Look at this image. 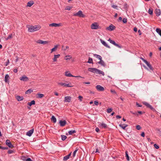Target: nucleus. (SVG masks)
<instances>
[{
  "mask_svg": "<svg viewBox=\"0 0 161 161\" xmlns=\"http://www.w3.org/2000/svg\"><path fill=\"white\" fill-rule=\"evenodd\" d=\"M91 28L92 29L96 30L99 28V27L98 23L95 22L91 25Z\"/></svg>",
  "mask_w": 161,
  "mask_h": 161,
  "instance_id": "39448f33",
  "label": "nucleus"
},
{
  "mask_svg": "<svg viewBox=\"0 0 161 161\" xmlns=\"http://www.w3.org/2000/svg\"><path fill=\"white\" fill-rule=\"evenodd\" d=\"M60 56V55L59 54L57 55H54V57L53 58V61L56 62L57 61V59L58 58H59Z\"/></svg>",
  "mask_w": 161,
  "mask_h": 161,
  "instance_id": "aec40b11",
  "label": "nucleus"
},
{
  "mask_svg": "<svg viewBox=\"0 0 161 161\" xmlns=\"http://www.w3.org/2000/svg\"><path fill=\"white\" fill-rule=\"evenodd\" d=\"M59 123L61 126H64L66 125V122L65 120L62 121L61 120L59 121Z\"/></svg>",
  "mask_w": 161,
  "mask_h": 161,
  "instance_id": "6ab92c4d",
  "label": "nucleus"
},
{
  "mask_svg": "<svg viewBox=\"0 0 161 161\" xmlns=\"http://www.w3.org/2000/svg\"><path fill=\"white\" fill-rule=\"evenodd\" d=\"M9 76L8 75L6 74L5 77V80L4 81L5 82H8L9 80Z\"/></svg>",
  "mask_w": 161,
  "mask_h": 161,
  "instance_id": "4be33fe9",
  "label": "nucleus"
},
{
  "mask_svg": "<svg viewBox=\"0 0 161 161\" xmlns=\"http://www.w3.org/2000/svg\"><path fill=\"white\" fill-rule=\"evenodd\" d=\"M100 40L101 42V43L103 44L104 46L105 47L108 48H110V47L109 46L107 43L103 40L102 39H100Z\"/></svg>",
  "mask_w": 161,
  "mask_h": 161,
  "instance_id": "dca6fc26",
  "label": "nucleus"
},
{
  "mask_svg": "<svg viewBox=\"0 0 161 161\" xmlns=\"http://www.w3.org/2000/svg\"><path fill=\"white\" fill-rule=\"evenodd\" d=\"M13 71L15 73H17L18 72V69H14L13 70Z\"/></svg>",
  "mask_w": 161,
  "mask_h": 161,
  "instance_id": "bf43d9fd",
  "label": "nucleus"
},
{
  "mask_svg": "<svg viewBox=\"0 0 161 161\" xmlns=\"http://www.w3.org/2000/svg\"><path fill=\"white\" fill-rule=\"evenodd\" d=\"M51 121H53L54 123H55L56 122V119L54 116H52L51 118Z\"/></svg>",
  "mask_w": 161,
  "mask_h": 161,
  "instance_id": "c756f323",
  "label": "nucleus"
},
{
  "mask_svg": "<svg viewBox=\"0 0 161 161\" xmlns=\"http://www.w3.org/2000/svg\"><path fill=\"white\" fill-rule=\"evenodd\" d=\"M74 16H78L80 17L84 18L86 17L85 15L83 14L81 10H79L78 12L73 14Z\"/></svg>",
  "mask_w": 161,
  "mask_h": 161,
  "instance_id": "20e7f679",
  "label": "nucleus"
},
{
  "mask_svg": "<svg viewBox=\"0 0 161 161\" xmlns=\"http://www.w3.org/2000/svg\"><path fill=\"white\" fill-rule=\"evenodd\" d=\"M116 118H121V117L120 116L118 115L116 116Z\"/></svg>",
  "mask_w": 161,
  "mask_h": 161,
  "instance_id": "69168bd1",
  "label": "nucleus"
},
{
  "mask_svg": "<svg viewBox=\"0 0 161 161\" xmlns=\"http://www.w3.org/2000/svg\"><path fill=\"white\" fill-rule=\"evenodd\" d=\"M28 104L30 106L32 105H34L35 104V101L34 100H32L30 102L28 103Z\"/></svg>",
  "mask_w": 161,
  "mask_h": 161,
  "instance_id": "c85d7f7f",
  "label": "nucleus"
},
{
  "mask_svg": "<svg viewBox=\"0 0 161 161\" xmlns=\"http://www.w3.org/2000/svg\"><path fill=\"white\" fill-rule=\"evenodd\" d=\"M134 31H135L136 32L137 31V28H136L135 27L134 29Z\"/></svg>",
  "mask_w": 161,
  "mask_h": 161,
  "instance_id": "338daca9",
  "label": "nucleus"
},
{
  "mask_svg": "<svg viewBox=\"0 0 161 161\" xmlns=\"http://www.w3.org/2000/svg\"><path fill=\"white\" fill-rule=\"evenodd\" d=\"M65 75L68 77H80L82 78V77L80 76H75L71 75L69 72L67 71L65 72Z\"/></svg>",
  "mask_w": 161,
  "mask_h": 161,
  "instance_id": "0eeeda50",
  "label": "nucleus"
},
{
  "mask_svg": "<svg viewBox=\"0 0 161 161\" xmlns=\"http://www.w3.org/2000/svg\"><path fill=\"white\" fill-rule=\"evenodd\" d=\"M96 87V89L99 91H103L104 90V88L100 85H97Z\"/></svg>",
  "mask_w": 161,
  "mask_h": 161,
  "instance_id": "f8f14e48",
  "label": "nucleus"
},
{
  "mask_svg": "<svg viewBox=\"0 0 161 161\" xmlns=\"http://www.w3.org/2000/svg\"><path fill=\"white\" fill-rule=\"evenodd\" d=\"M22 159L24 161H31V159L29 158L26 159L25 158H22Z\"/></svg>",
  "mask_w": 161,
  "mask_h": 161,
  "instance_id": "c9c22d12",
  "label": "nucleus"
},
{
  "mask_svg": "<svg viewBox=\"0 0 161 161\" xmlns=\"http://www.w3.org/2000/svg\"><path fill=\"white\" fill-rule=\"evenodd\" d=\"M122 20V17H119V19L118 20V21L119 22H120V21H121Z\"/></svg>",
  "mask_w": 161,
  "mask_h": 161,
  "instance_id": "13d9d810",
  "label": "nucleus"
},
{
  "mask_svg": "<svg viewBox=\"0 0 161 161\" xmlns=\"http://www.w3.org/2000/svg\"><path fill=\"white\" fill-rule=\"evenodd\" d=\"M71 8H72L71 7H70L69 6H68L66 7L65 8V9L70 10L71 9Z\"/></svg>",
  "mask_w": 161,
  "mask_h": 161,
  "instance_id": "de8ad7c7",
  "label": "nucleus"
},
{
  "mask_svg": "<svg viewBox=\"0 0 161 161\" xmlns=\"http://www.w3.org/2000/svg\"><path fill=\"white\" fill-rule=\"evenodd\" d=\"M34 4V3L33 1H30L28 2L27 3V6L30 7H31L33 4Z\"/></svg>",
  "mask_w": 161,
  "mask_h": 161,
  "instance_id": "a878e982",
  "label": "nucleus"
},
{
  "mask_svg": "<svg viewBox=\"0 0 161 161\" xmlns=\"http://www.w3.org/2000/svg\"><path fill=\"white\" fill-rule=\"evenodd\" d=\"M16 99L19 101L22 100L23 99V97L17 96L15 97Z\"/></svg>",
  "mask_w": 161,
  "mask_h": 161,
  "instance_id": "412c9836",
  "label": "nucleus"
},
{
  "mask_svg": "<svg viewBox=\"0 0 161 161\" xmlns=\"http://www.w3.org/2000/svg\"><path fill=\"white\" fill-rule=\"evenodd\" d=\"M114 45H115V46H116L119 48H121L120 46L118 44H116V43H115V44H114Z\"/></svg>",
  "mask_w": 161,
  "mask_h": 161,
  "instance_id": "6e6d98bb",
  "label": "nucleus"
},
{
  "mask_svg": "<svg viewBox=\"0 0 161 161\" xmlns=\"http://www.w3.org/2000/svg\"><path fill=\"white\" fill-rule=\"evenodd\" d=\"M154 147L156 149H158L159 148V146L156 144L154 145Z\"/></svg>",
  "mask_w": 161,
  "mask_h": 161,
  "instance_id": "c03bdc74",
  "label": "nucleus"
},
{
  "mask_svg": "<svg viewBox=\"0 0 161 161\" xmlns=\"http://www.w3.org/2000/svg\"><path fill=\"white\" fill-rule=\"evenodd\" d=\"M12 37V35L11 34L9 35L8 37L6 38V40H8L9 39H10Z\"/></svg>",
  "mask_w": 161,
  "mask_h": 161,
  "instance_id": "a19ab883",
  "label": "nucleus"
},
{
  "mask_svg": "<svg viewBox=\"0 0 161 161\" xmlns=\"http://www.w3.org/2000/svg\"><path fill=\"white\" fill-rule=\"evenodd\" d=\"M136 128L137 130H140L141 129V127L139 125H137L136 126Z\"/></svg>",
  "mask_w": 161,
  "mask_h": 161,
  "instance_id": "a18cd8bd",
  "label": "nucleus"
},
{
  "mask_svg": "<svg viewBox=\"0 0 161 161\" xmlns=\"http://www.w3.org/2000/svg\"><path fill=\"white\" fill-rule=\"evenodd\" d=\"M95 130L97 132H98L99 131V129L98 127H97L95 129Z\"/></svg>",
  "mask_w": 161,
  "mask_h": 161,
  "instance_id": "052dcab7",
  "label": "nucleus"
},
{
  "mask_svg": "<svg viewBox=\"0 0 161 161\" xmlns=\"http://www.w3.org/2000/svg\"><path fill=\"white\" fill-rule=\"evenodd\" d=\"M76 132V131L75 130H70L68 132V133L69 135H72L73 133H75Z\"/></svg>",
  "mask_w": 161,
  "mask_h": 161,
  "instance_id": "f704fd0d",
  "label": "nucleus"
},
{
  "mask_svg": "<svg viewBox=\"0 0 161 161\" xmlns=\"http://www.w3.org/2000/svg\"><path fill=\"white\" fill-rule=\"evenodd\" d=\"M141 136L143 137H144L145 136V133L144 132H142V133L141 134Z\"/></svg>",
  "mask_w": 161,
  "mask_h": 161,
  "instance_id": "680f3d73",
  "label": "nucleus"
},
{
  "mask_svg": "<svg viewBox=\"0 0 161 161\" xmlns=\"http://www.w3.org/2000/svg\"><path fill=\"white\" fill-rule=\"evenodd\" d=\"M156 130L158 131V132H159V133H161V130H160L159 129V128H157Z\"/></svg>",
  "mask_w": 161,
  "mask_h": 161,
  "instance_id": "0e129e2a",
  "label": "nucleus"
},
{
  "mask_svg": "<svg viewBox=\"0 0 161 161\" xmlns=\"http://www.w3.org/2000/svg\"><path fill=\"white\" fill-rule=\"evenodd\" d=\"M58 45H56L54 47L51 49V53H52L53 52L56 51L57 48H58Z\"/></svg>",
  "mask_w": 161,
  "mask_h": 161,
  "instance_id": "b1692460",
  "label": "nucleus"
},
{
  "mask_svg": "<svg viewBox=\"0 0 161 161\" xmlns=\"http://www.w3.org/2000/svg\"><path fill=\"white\" fill-rule=\"evenodd\" d=\"M37 98H41L44 96V95L43 94L38 93L37 94Z\"/></svg>",
  "mask_w": 161,
  "mask_h": 161,
  "instance_id": "7c9ffc66",
  "label": "nucleus"
},
{
  "mask_svg": "<svg viewBox=\"0 0 161 161\" xmlns=\"http://www.w3.org/2000/svg\"><path fill=\"white\" fill-rule=\"evenodd\" d=\"M156 15L157 16H158L160 15L161 14L160 11L159 9H157L156 10Z\"/></svg>",
  "mask_w": 161,
  "mask_h": 161,
  "instance_id": "cd10ccee",
  "label": "nucleus"
},
{
  "mask_svg": "<svg viewBox=\"0 0 161 161\" xmlns=\"http://www.w3.org/2000/svg\"><path fill=\"white\" fill-rule=\"evenodd\" d=\"M112 111V109L111 108H108L107 109V112L108 113H110Z\"/></svg>",
  "mask_w": 161,
  "mask_h": 161,
  "instance_id": "37998d69",
  "label": "nucleus"
},
{
  "mask_svg": "<svg viewBox=\"0 0 161 161\" xmlns=\"http://www.w3.org/2000/svg\"><path fill=\"white\" fill-rule=\"evenodd\" d=\"M62 25L61 23L57 24L56 23H53L49 24V26L51 27H58Z\"/></svg>",
  "mask_w": 161,
  "mask_h": 161,
  "instance_id": "9d476101",
  "label": "nucleus"
},
{
  "mask_svg": "<svg viewBox=\"0 0 161 161\" xmlns=\"http://www.w3.org/2000/svg\"><path fill=\"white\" fill-rule=\"evenodd\" d=\"M71 97L69 96H66L64 97V102H65L69 103L71 101Z\"/></svg>",
  "mask_w": 161,
  "mask_h": 161,
  "instance_id": "4468645a",
  "label": "nucleus"
},
{
  "mask_svg": "<svg viewBox=\"0 0 161 161\" xmlns=\"http://www.w3.org/2000/svg\"><path fill=\"white\" fill-rule=\"evenodd\" d=\"M9 60L8 59L7 60V62L6 63V66H7L9 64Z\"/></svg>",
  "mask_w": 161,
  "mask_h": 161,
  "instance_id": "e2e57ef3",
  "label": "nucleus"
},
{
  "mask_svg": "<svg viewBox=\"0 0 161 161\" xmlns=\"http://www.w3.org/2000/svg\"><path fill=\"white\" fill-rule=\"evenodd\" d=\"M88 70L90 72L93 73H96L99 75L101 74L103 76H104L105 75L103 71L99 69H97L96 68H88Z\"/></svg>",
  "mask_w": 161,
  "mask_h": 161,
  "instance_id": "f257e3e1",
  "label": "nucleus"
},
{
  "mask_svg": "<svg viewBox=\"0 0 161 161\" xmlns=\"http://www.w3.org/2000/svg\"><path fill=\"white\" fill-rule=\"evenodd\" d=\"M5 143L8 146L11 148L13 147V146L11 143L10 141L8 140H7L6 141Z\"/></svg>",
  "mask_w": 161,
  "mask_h": 161,
  "instance_id": "ddd939ff",
  "label": "nucleus"
},
{
  "mask_svg": "<svg viewBox=\"0 0 161 161\" xmlns=\"http://www.w3.org/2000/svg\"><path fill=\"white\" fill-rule=\"evenodd\" d=\"M156 32L160 35H161V30L157 28L156 29Z\"/></svg>",
  "mask_w": 161,
  "mask_h": 161,
  "instance_id": "e433bc0d",
  "label": "nucleus"
},
{
  "mask_svg": "<svg viewBox=\"0 0 161 161\" xmlns=\"http://www.w3.org/2000/svg\"><path fill=\"white\" fill-rule=\"evenodd\" d=\"M119 126L123 129H125V128L127 126V125H119Z\"/></svg>",
  "mask_w": 161,
  "mask_h": 161,
  "instance_id": "473e14b6",
  "label": "nucleus"
},
{
  "mask_svg": "<svg viewBox=\"0 0 161 161\" xmlns=\"http://www.w3.org/2000/svg\"><path fill=\"white\" fill-rule=\"evenodd\" d=\"M41 27L39 25L31 26L28 28V31L30 32H33L40 30Z\"/></svg>",
  "mask_w": 161,
  "mask_h": 161,
  "instance_id": "7ed1b4c3",
  "label": "nucleus"
},
{
  "mask_svg": "<svg viewBox=\"0 0 161 161\" xmlns=\"http://www.w3.org/2000/svg\"><path fill=\"white\" fill-rule=\"evenodd\" d=\"M147 65L148 67L150 68V69L152 70H153V69L151 64H150L149 63H148V62L147 61L146 63H145Z\"/></svg>",
  "mask_w": 161,
  "mask_h": 161,
  "instance_id": "bb28decb",
  "label": "nucleus"
},
{
  "mask_svg": "<svg viewBox=\"0 0 161 161\" xmlns=\"http://www.w3.org/2000/svg\"><path fill=\"white\" fill-rule=\"evenodd\" d=\"M110 91H111V92L112 93H114V94L116 93V91L114 90L111 89L110 90Z\"/></svg>",
  "mask_w": 161,
  "mask_h": 161,
  "instance_id": "8fccbe9b",
  "label": "nucleus"
},
{
  "mask_svg": "<svg viewBox=\"0 0 161 161\" xmlns=\"http://www.w3.org/2000/svg\"><path fill=\"white\" fill-rule=\"evenodd\" d=\"M110 43L114 45V44H115V42L114 41L112 40L111 41Z\"/></svg>",
  "mask_w": 161,
  "mask_h": 161,
  "instance_id": "5fc2aeb1",
  "label": "nucleus"
},
{
  "mask_svg": "<svg viewBox=\"0 0 161 161\" xmlns=\"http://www.w3.org/2000/svg\"><path fill=\"white\" fill-rule=\"evenodd\" d=\"M125 153V156H126V158L127 160L128 161H129L130 158H129V156H128V154L127 151H126Z\"/></svg>",
  "mask_w": 161,
  "mask_h": 161,
  "instance_id": "72a5a7b5",
  "label": "nucleus"
},
{
  "mask_svg": "<svg viewBox=\"0 0 161 161\" xmlns=\"http://www.w3.org/2000/svg\"><path fill=\"white\" fill-rule=\"evenodd\" d=\"M142 103L145 105L147 107L150 108V109L152 110H153L154 109V108L151 106V105L147 103L146 102H142Z\"/></svg>",
  "mask_w": 161,
  "mask_h": 161,
  "instance_id": "2eb2a0df",
  "label": "nucleus"
},
{
  "mask_svg": "<svg viewBox=\"0 0 161 161\" xmlns=\"http://www.w3.org/2000/svg\"><path fill=\"white\" fill-rule=\"evenodd\" d=\"M36 42L39 44H47L48 43V42L47 41H43L41 40H38L36 41Z\"/></svg>",
  "mask_w": 161,
  "mask_h": 161,
  "instance_id": "9b49d317",
  "label": "nucleus"
},
{
  "mask_svg": "<svg viewBox=\"0 0 161 161\" xmlns=\"http://www.w3.org/2000/svg\"><path fill=\"white\" fill-rule=\"evenodd\" d=\"M61 136L62 140L63 141L65 140L67 138V136H66L61 135Z\"/></svg>",
  "mask_w": 161,
  "mask_h": 161,
  "instance_id": "58836bf2",
  "label": "nucleus"
},
{
  "mask_svg": "<svg viewBox=\"0 0 161 161\" xmlns=\"http://www.w3.org/2000/svg\"><path fill=\"white\" fill-rule=\"evenodd\" d=\"M58 85H60L62 86H66L68 87H72L73 86L71 85V84L69 83L68 84H66L62 82H59L58 83Z\"/></svg>",
  "mask_w": 161,
  "mask_h": 161,
  "instance_id": "423d86ee",
  "label": "nucleus"
},
{
  "mask_svg": "<svg viewBox=\"0 0 161 161\" xmlns=\"http://www.w3.org/2000/svg\"><path fill=\"white\" fill-rule=\"evenodd\" d=\"M94 103L96 105H97L98 104V102L97 101H95L94 102Z\"/></svg>",
  "mask_w": 161,
  "mask_h": 161,
  "instance_id": "4d7b16f0",
  "label": "nucleus"
},
{
  "mask_svg": "<svg viewBox=\"0 0 161 161\" xmlns=\"http://www.w3.org/2000/svg\"><path fill=\"white\" fill-rule=\"evenodd\" d=\"M99 126L102 128H105L107 127V125L104 123H99Z\"/></svg>",
  "mask_w": 161,
  "mask_h": 161,
  "instance_id": "f3484780",
  "label": "nucleus"
},
{
  "mask_svg": "<svg viewBox=\"0 0 161 161\" xmlns=\"http://www.w3.org/2000/svg\"><path fill=\"white\" fill-rule=\"evenodd\" d=\"M115 26L111 24L108 27H107L106 28V30H107L111 31L114 30L115 29Z\"/></svg>",
  "mask_w": 161,
  "mask_h": 161,
  "instance_id": "1a4fd4ad",
  "label": "nucleus"
},
{
  "mask_svg": "<svg viewBox=\"0 0 161 161\" xmlns=\"http://www.w3.org/2000/svg\"><path fill=\"white\" fill-rule=\"evenodd\" d=\"M62 47H63V49L64 50V51L66 50L67 49H68V48H69V47H68V46H66V47H65V48H63V47H64V46H63Z\"/></svg>",
  "mask_w": 161,
  "mask_h": 161,
  "instance_id": "864d4df0",
  "label": "nucleus"
},
{
  "mask_svg": "<svg viewBox=\"0 0 161 161\" xmlns=\"http://www.w3.org/2000/svg\"><path fill=\"white\" fill-rule=\"evenodd\" d=\"M71 153H70L67 156H65L63 158V160L64 161H66L69 158L70 156Z\"/></svg>",
  "mask_w": 161,
  "mask_h": 161,
  "instance_id": "393cba45",
  "label": "nucleus"
},
{
  "mask_svg": "<svg viewBox=\"0 0 161 161\" xmlns=\"http://www.w3.org/2000/svg\"><path fill=\"white\" fill-rule=\"evenodd\" d=\"M122 21L124 23H126L127 22V19H126L125 18H124L122 20Z\"/></svg>",
  "mask_w": 161,
  "mask_h": 161,
  "instance_id": "09e8293b",
  "label": "nucleus"
},
{
  "mask_svg": "<svg viewBox=\"0 0 161 161\" xmlns=\"http://www.w3.org/2000/svg\"><path fill=\"white\" fill-rule=\"evenodd\" d=\"M140 58L145 63H146L147 62V61L144 59L143 58Z\"/></svg>",
  "mask_w": 161,
  "mask_h": 161,
  "instance_id": "603ef678",
  "label": "nucleus"
},
{
  "mask_svg": "<svg viewBox=\"0 0 161 161\" xmlns=\"http://www.w3.org/2000/svg\"><path fill=\"white\" fill-rule=\"evenodd\" d=\"M78 98L80 101L81 102L82 101V99L83 98V97L81 96H79L78 97Z\"/></svg>",
  "mask_w": 161,
  "mask_h": 161,
  "instance_id": "49530a36",
  "label": "nucleus"
},
{
  "mask_svg": "<svg viewBox=\"0 0 161 161\" xmlns=\"http://www.w3.org/2000/svg\"><path fill=\"white\" fill-rule=\"evenodd\" d=\"M33 92V90L31 89H29L28 90L25 92V94H28L29 93H31Z\"/></svg>",
  "mask_w": 161,
  "mask_h": 161,
  "instance_id": "4c0bfd02",
  "label": "nucleus"
},
{
  "mask_svg": "<svg viewBox=\"0 0 161 161\" xmlns=\"http://www.w3.org/2000/svg\"><path fill=\"white\" fill-rule=\"evenodd\" d=\"M72 58V56L71 55H66L64 58V59L65 60H69Z\"/></svg>",
  "mask_w": 161,
  "mask_h": 161,
  "instance_id": "5701e85b",
  "label": "nucleus"
},
{
  "mask_svg": "<svg viewBox=\"0 0 161 161\" xmlns=\"http://www.w3.org/2000/svg\"><path fill=\"white\" fill-rule=\"evenodd\" d=\"M78 151V149H76L74 151V152H73V157H75V154H76V152L77 151Z\"/></svg>",
  "mask_w": 161,
  "mask_h": 161,
  "instance_id": "ea45409f",
  "label": "nucleus"
},
{
  "mask_svg": "<svg viewBox=\"0 0 161 161\" xmlns=\"http://www.w3.org/2000/svg\"><path fill=\"white\" fill-rule=\"evenodd\" d=\"M112 7L114 8L117 9V6L115 5H113L112 6Z\"/></svg>",
  "mask_w": 161,
  "mask_h": 161,
  "instance_id": "3c124183",
  "label": "nucleus"
},
{
  "mask_svg": "<svg viewBox=\"0 0 161 161\" xmlns=\"http://www.w3.org/2000/svg\"><path fill=\"white\" fill-rule=\"evenodd\" d=\"M34 132V129H32L26 133V135L29 136H31Z\"/></svg>",
  "mask_w": 161,
  "mask_h": 161,
  "instance_id": "a211bd4d",
  "label": "nucleus"
},
{
  "mask_svg": "<svg viewBox=\"0 0 161 161\" xmlns=\"http://www.w3.org/2000/svg\"><path fill=\"white\" fill-rule=\"evenodd\" d=\"M87 63L89 64H93V62L92 59V58L89 57L88 59V60L87 62Z\"/></svg>",
  "mask_w": 161,
  "mask_h": 161,
  "instance_id": "2f4dec72",
  "label": "nucleus"
},
{
  "mask_svg": "<svg viewBox=\"0 0 161 161\" xmlns=\"http://www.w3.org/2000/svg\"><path fill=\"white\" fill-rule=\"evenodd\" d=\"M19 80H20L26 82L29 80V78L25 75H23L22 77L19 78Z\"/></svg>",
  "mask_w": 161,
  "mask_h": 161,
  "instance_id": "6e6552de",
  "label": "nucleus"
},
{
  "mask_svg": "<svg viewBox=\"0 0 161 161\" xmlns=\"http://www.w3.org/2000/svg\"><path fill=\"white\" fill-rule=\"evenodd\" d=\"M138 32L139 33V35H141L142 34V33L141 32V31L140 30H138Z\"/></svg>",
  "mask_w": 161,
  "mask_h": 161,
  "instance_id": "774afa93",
  "label": "nucleus"
},
{
  "mask_svg": "<svg viewBox=\"0 0 161 161\" xmlns=\"http://www.w3.org/2000/svg\"><path fill=\"white\" fill-rule=\"evenodd\" d=\"M93 56L100 60V61L97 62L98 64L103 67L106 66L105 63L104 61L102 60V57L100 55L97 54H93Z\"/></svg>",
  "mask_w": 161,
  "mask_h": 161,
  "instance_id": "f03ea898",
  "label": "nucleus"
},
{
  "mask_svg": "<svg viewBox=\"0 0 161 161\" xmlns=\"http://www.w3.org/2000/svg\"><path fill=\"white\" fill-rule=\"evenodd\" d=\"M148 13L150 14H152L153 13V10L150 9H149L148 11Z\"/></svg>",
  "mask_w": 161,
  "mask_h": 161,
  "instance_id": "79ce46f5",
  "label": "nucleus"
}]
</instances>
